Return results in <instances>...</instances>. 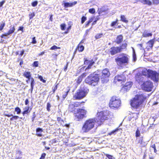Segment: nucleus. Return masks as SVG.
<instances>
[{
    "label": "nucleus",
    "mask_w": 159,
    "mask_h": 159,
    "mask_svg": "<svg viewBox=\"0 0 159 159\" xmlns=\"http://www.w3.org/2000/svg\"><path fill=\"white\" fill-rule=\"evenodd\" d=\"M97 115L98 118L97 119V123L99 125H101L105 121H110L112 116L110 114L109 111L107 110L98 112Z\"/></svg>",
    "instance_id": "1"
},
{
    "label": "nucleus",
    "mask_w": 159,
    "mask_h": 159,
    "mask_svg": "<svg viewBox=\"0 0 159 159\" xmlns=\"http://www.w3.org/2000/svg\"><path fill=\"white\" fill-rule=\"evenodd\" d=\"M142 75L150 78L155 82H158L159 80V73L155 71L144 68L142 71Z\"/></svg>",
    "instance_id": "2"
},
{
    "label": "nucleus",
    "mask_w": 159,
    "mask_h": 159,
    "mask_svg": "<svg viewBox=\"0 0 159 159\" xmlns=\"http://www.w3.org/2000/svg\"><path fill=\"white\" fill-rule=\"evenodd\" d=\"M99 80V77L98 74L92 73L86 78L84 82L89 85L95 86L98 85Z\"/></svg>",
    "instance_id": "3"
},
{
    "label": "nucleus",
    "mask_w": 159,
    "mask_h": 159,
    "mask_svg": "<svg viewBox=\"0 0 159 159\" xmlns=\"http://www.w3.org/2000/svg\"><path fill=\"white\" fill-rule=\"evenodd\" d=\"M120 56L115 58V61L119 67H122L123 65L129 63V57L128 55L124 53L121 54Z\"/></svg>",
    "instance_id": "4"
},
{
    "label": "nucleus",
    "mask_w": 159,
    "mask_h": 159,
    "mask_svg": "<svg viewBox=\"0 0 159 159\" xmlns=\"http://www.w3.org/2000/svg\"><path fill=\"white\" fill-rule=\"evenodd\" d=\"M97 118L89 119L84 122L82 128V131L84 132H88L92 129L94 126L95 123H97Z\"/></svg>",
    "instance_id": "5"
},
{
    "label": "nucleus",
    "mask_w": 159,
    "mask_h": 159,
    "mask_svg": "<svg viewBox=\"0 0 159 159\" xmlns=\"http://www.w3.org/2000/svg\"><path fill=\"white\" fill-rule=\"evenodd\" d=\"M127 44L126 43H122L120 46H113L111 47L109 51V53L111 55H114L116 54L120 53L123 50H126Z\"/></svg>",
    "instance_id": "6"
},
{
    "label": "nucleus",
    "mask_w": 159,
    "mask_h": 159,
    "mask_svg": "<svg viewBox=\"0 0 159 159\" xmlns=\"http://www.w3.org/2000/svg\"><path fill=\"white\" fill-rule=\"evenodd\" d=\"M89 89L84 90V89H79L75 93L73 96L74 98L76 99H80L83 98L86 95Z\"/></svg>",
    "instance_id": "7"
},
{
    "label": "nucleus",
    "mask_w": 159,
    "mask_h": 159,
    "mask_svg": "<svg viewBox=\"0 0 159 159\" xmlns=\"http://www.w3.org/2000/svg\"><path fill=\"white\" fill-rule=\"evenodd\" d=\"M23 75L25 78L27 79L26 81L27 83H28L30 80H31L30 86L32 90L34 88V86L35 84V82L34 79L31 77V75L30 71H25L23 74Z\"/></svg>",
    "instance_id": "8"
},
{
    "label": "nucleus",
    "mask_w": 159,
    "mask_h": 159,
    "mask_svg": "<svg viewBox=\"0 0 159 159\" xmlns=\"http://www.w3.org/2000/svg\"><path fill=\"white\" fill-rule=\"evenodd\" d=\"M86 111L84 109L79 108L77 109V112L75 116V119L77 120H80L85 117Z\"/></svg>",
    "instance_id": "9"
},
{
    "label": "nucleus",
    "mask_w": 159,
    "mask_h": 159,
    "mask_svg": "<svg viewBox=\"0 0 159 159\" xmlns=\"http://www.w3.org/2000/svg\"><path fill=\"white\" fill-rule=\"evenodd\" d=\"M110 75V72L108 70L105 69L102 72V74L101 76V79L102 82L107 83L108 80V78Z\"/></svg>",
    "instance_id": "10"
},
{
    "label": "nucleus",
    "mask_w": 159,
    "mask_h": 159,
    "mask_svg": "<svg viewBox=\"0 0 159 159\" xmlns=\"http://www.w3.org/2000/svg\"><path fill=\"white\" fill-rule=\"evenodd\" d=\"M143 89L148 92L151 91L153 88L152 83L150 81L144 82L142 84Z\"/></svg>",
    "instance_id": "11"
},
{
    "label": "nucleus",
    "mask_w": 159,
    "mask_h": 159,
    "mask_svg": "<svg viewBox=\"0 0 159 159\" xmlns=\"http://www.w3.org/2000/svg\"><path fill=\"white\" fill-rule=\"evenodd\" d=\"M120 100H111L109 104V107L112 109L117 108L120 106Z\"/></svg>",
    "instance_id": "12"
},
{
    "label": "nucleus",
    "mask_w": 159,
    "mask_h": 159,
    "mask_svg": "<svg viewBox=\"0 0 159 159\" xmlns=\"http://www.w3.org/2000/svg\"><path fill=\"white\" fill-rule=\"evenodd\" d=\"M141 103L140 100H131L130 101V105L134 108H137Z\"/></svg>",
    "instance_id": "13"
},
{
    "label": "nucleus",
    "mask_w": 159,
    "mask_h": 159,
    "mask_svg": "<svg viewBox=\"0 0 159 159\" xmlns=\"http://www.w3.org/2000/svg\"><path fill=\"white\" fill-rule=\"evenodd\" d=\"M94 63L95 62L93 61V59H91L90 60H87L86 58H84V64L88 66L86 69H91L92 66Z\"/></svg>",
    "instance_id": "14"
},
{
    "label": "nucleus",
    "mask_w": 159,
    "mask_h": 159,
    "mask_svg": "<svg viewBox=\"0 0 159 159\" xmlns=\"http://www.w3.org/2000/svg\"><path fill=\"white\" fill-rule=\"evenodd\" d=\"M149 96L148 94L144 93L140 94H136L132 99H146Z\"/></svg>",
    "instance_id": "15"
},
{
    "label": "nucleus",
    "mask_w": 159,
    "mask_h": 159,
    "mask_svg": "<svg viewBox=\"0 0 159 159\" xmlns=\"http://www.w3.org/2000/svg\"><path fill=\"white\" fill-rule=\"evenodd\" d=\"M155 40L154 39H151L146 43V48L148 50L152 49L154 44Z\"/></svg>",
    "instance_id": "16"
},
{
    "label": "nucleus",
    "mask_w": 159,
    "mask_h": 159,
    "mask_svg": "<svg viewBox=\"0 0 159 159\" xmlns=\"http://www.w3.org/2000/svg\"><path fill=\"white\" fill-rule=\"evenodd\" d=\"M87 73H84L79 76L77 79L75 80L77 84H80L82 82L83 78L85 77Z\"/></svg>",
    "instance_id": "17"
},
{
    "label": "nucleus",
    "mask_w": 159,
    "mask_h": 159,
    "mask_svg": "<svg viewBox=\"0 0 159 159\" xmlns=\"http://www.w3.org/2000/svg\"><path fill=\"white\" fill-rule=\"evenodd\" d=\"M84 46L80 44H79L75 49L74 52L73 54L75 55L77 51L79 52H82L84 50Z\"/></svg>",
    "instance_id": "18"
},
{
    "label": "nucleus",
    "mask_w": 159,
    "mask_h": 159,
    "mask_svg": "<svg viewBox=\"0 0 159 159\" xmlns=\"http://www.w3.org/2000/svg\"><path fill=\"white\" fill-rule=\"evenodd\" d=\"M123 36L122 34L118 35L116 38L115 42L117 44L121 43L123 41Z\"/></svg>",
    "instance_id": "19"
},
{
    "label": "nucleus",
    "mask_w": 159,
    "mask_h": 159,
    "mask_svg": "<svg viewBox=\"0 0 159 159\" xmlns=\"http://www.w3.org/2000/svg\"><path fill=\"white\" fill-rule=\"evenodd\" d=\"M125 79L122 75H117L114 78V81L115 82L120 81H124Z\"/></svg>",
    "instance_id": "20"
},
{
    "label": "nucleus",
    "mask_w": 159,
    "mask_h": 159,
    "mask_svg": "<svg viewBox=\"0 0 159 159\" xmlns=\"http://www.w3.org/2000/svg\"><path fill=\"white\" fill-rule=\"evenodd\" d=\"M132 82H126L125 84L123 86V88L124 89V90H129L132 86Z\"/></svg>",
    "instance_id": "21"
},
{
    "label": "nucleus",
    "mask_w": 159,
    "mask_h": 159,
    "mask_svg": "<svg viewBox=\"0 0 159 159\" xmlns=\"http://www.w3.org/2000/svg\"><path fill=\"white\" fill-rule=\"evenodd\" d=\"M139 1L143 5L150 6L152 4V2L150 0H140Z\"/></svg>",
    "instance_id": "22"
},
{
    "label": "nucleus",
    "mask_w": 159,
    "mask_h": 159,
    "mask_svg": "<svg viewBox=\"0 0 159 159\" xmlns=\"http://www.w3.org/2000/svg\"><path fill=\"white\" fill-rule=\"evenodd\" d=\"M77 1H74L73 2L70 3L69 2H65L64 4V7L65 8L72 7L74 5L76 4Z\"/></svg>",
    "instance_id": "23"
},
{
    "label": "nucleus",
    "mask_w": 159,
    "mask_h": 159,
    "mask_svg": "<svg viewBox=\"0 0 159 159\" xmlns=\"http://www.w3.org/2000/svg\"><path fill=\"white\" fill-rule=\"evenodd\" d=\"M120 20L125 23H127L128 22V20L127 19L125 16L124 15H121L120 16Z\"/></svg>",
    "instance_id": "24"
},
{
    "label": "nucleus",
    "mask_w": 159,
    "mask_h": 159,
    "mask_svg": "<svg viewBox=\"0 0 159 159\" xmlns=\"http://www.w3.org/2000/svg\"><path fill=\"white\" fill-rule=\"evenodd\" d=\"M142 76V74L140 73L136 74L135 76L136 81L138 82H140Z\"/></svg>",
    "instance_id": "25"
},
{
    "label": "nucleus",
    "mask_w": 159,
    "mask_h": 159,
    "mask_svg": "<svg viewBox=\"0 0 159 159\" xmlns=\"http://www.w3.org/2000/svg\"><path fill=\"white\" fill-rule=\"evenodd\" d=\"M84 103V102H76L75 103H74L73 104H70V107L71 106H73L74 107H78L79 106L81 105H82Z\"/></svg>",
    "instance_id": "26"
},
{
    "label": "nucleus",
    "mask_w": 159,
    "mask_h": 159,
    "mask_svg": "<svg viewBox=\"0 0 159 159\" xmlns=\"http://www.w3.org/2000/svg\"><path fill=\"white\" fill-rule=\"evenodd\" d=\"M43 131L42 129L38 128L36 129L37 135L38 136L41 137L42 136V134L41 133Z\"/></svg>",
    "instance_id": "27"
},
{
    "label": "nucleus",
    "mask_w": 159,
    "mask_h": 159,
    "mask_svg": "<svg viewBox=\"0 0 159 159\" xmlns=\"http://www.w3.org/2000/svg\"><path fill=\"white\" fill-rule=\"evenodd\" d=\"M67 91L64 94H63L62 96V98L65 99L66 98V97L68 95V93L69 92L70 89V87L68 86L67 87Z\"/></svg>",
    "instance_id": "28"
},
{
    "label": "nucleus",
    "mask_w": 159,
    "mask_h": 159,
    "mask_svg": "<svg viewBox=\"0 0 159 159\" xmlns=\"http://www.w3.org/2000/svg\"><path fill=\"white\" fill-rule=\"evenodd\" d=\"M152 33H146L144 32L143 33L142 35V37L144 38H146L148 37H152Z\"/></svg>",
    "instance_id": "29"
},
{
    "label": "nucleus",
    "mask_w": 159,
    "mask_h": 159,
    "mask_svg": "<svg viewBox=\"0 0 159 159\" xmlns=\"http://www.w3.org/2000/svg\"><path fill=\"white\" fill-rule=\"evenodd\" d=\"M29 109L30 107H25L24 109L25 110L23 113V115L27 114L29 113L30 111V110H29Z\"/></svg>",
    "instance_id": "30"
},
{
    "label": "nucleus",
    "mask_w": 159,
    "mask_h": 159,
    "mask_svg": "<svg viewBox=\"0 0 159 159\" xmlns=\"http://www.w3.org/2000/svg\"><path fill=\"white\" fill-rule=\"evenodd\" d=\"M103 35V34L102 33H98L96 34L94 37L95 39H97L102 38Z\"/></svg>",
    "instance_id": "31"
},
{
    "label": "nucleus",
    "mask_w": 159,
    "mask_h": 159,
    "mask_svg": "<svg viewBox=\"0 0 159 159\" xmlns=\"http://www.w3.org/2000/svg\"><path fill=\"white\" fill-rule=\"evenodd\" d=\"M68 25H69L68 26L66 30L64 33L65 34H68L69 32V30H70L71 29L72 25H70V24H68Z\"/></svg>",
    "instance_id": "32"
},
{
    "label": "nucleus",
    "mask_w": 159,
    "mask_h": 159,
    "mask_svg": "<svg viewBox=\"0 0 159 159\" xmlns=\"http://www.w3.org/2000/svg\"><path fill=\"white\" fill-rule=\"evenodd\" d=\"M66 25L64 23H62L60 25V27L62 30H64L66 29Z\"/></svg>",
    "instance_id": "33"
},
{
    "label": "nucleus",
    "mask_w": 159,
    "mask_h": 159,
    "mask_svg": "<svg viewBox=\"0 0 159 159\" xmlns=\"http://www.w3.org/2000/svg\"><path fill=\"white\" fill-rule=\"evenodd\" d=\"M15 30V28L14 26H13L12 28L10 29V30L8 31V32L9 33V34L10 35L11 34L13 33Z\"/></svg>",
    "instance_id": "34"
},
{
    "label": "nucleus",
    "mask_w": 159,
    "mask_h": 159,
    "mask_svg": "<svg viewBox=\"0 0 159 159\" xmlns=\"http://www.w3.org/2000/svg\"><path fill=\"white\" fill-rule=\"evenodd\" d=\"M87 18L86 16H83L81 18V23L82 24H83L84 22L87 20Z\"/></svg>",
    "instance_id": "35"
},
{
    "label": "nucleus",
    "mask_w": 159,
    "mask_h": 159,
    "mask_svg": "<svg viewBox=\"0 0 159 159\" xmlns=\"http://www.w3.org/2000/svg\"><path fill=\"white\" fill-rule=\"evenodd\" d=\"M61 48L60 47H57L56 45H53L50 48V49L51 50H55L56 49H60Z\"/></svg>",
    "instance_id": "36"
},
{
    "label": "nucleus",
    "mask_w": 159,
    "mask_h": 159,
    "mask_svg": "<svg viewBox=\"0 0 159 159\" xmlns=\"http://www.w3.org/2000/svg\"><path fill=\"white\" fill-rule=\"evenodd\" d=\"M118 21V20L117 19H116L115 21H113L111 22V23L110 25L111 27H113L116 24H117Z\"/></svg>",
    "instance_id": "37"
},
{
    "label": "nucleus",
    "mask_w": 159,
    "mask_h": 159,
    "mask_svg": "<svg viewBox=\"0 0 159 159\" xmlns=\"http://www.w3.org/2000/svg\"><path fill=\"white\" fill-rule=\"evenodd\" d=\"M5 23L4 22H2L0 24V31H2L5 26Z\"/></svg>",
    "instance_id": "38"
},
{
    "label": "nucleus",
    "mask_w": 159,
    "mask_h": 159,
    "mask_svg": "<svg viewBox=\"0 0 159 159\" xmlns=\"http://www.w3.org/2000/svg\"><path fill=\"white\" fill-rule=\"evenodd\" d=\"M89 12L92 14H94L95 12V9L94 8L89 9Z\"/></svg>",
    "instance_id": "39"
},
{
    "label": "nucleus",
    "mask_w": 159,
    "mask_h": 159,
    "mask_svg": "<svg viewBox=\"0 0 159 159\" xmlns=\"http://www.w3.org/2000/svg\"><path fill=\"white\" fill-rule=\"evenodd\" d=\"M32 66L35 67H37L39 66V62L37 61H34L32 64Z\"/></svg>",
    "instance_id": "40"
},
{
    "label": "nucleus",
    "mask_w": 159,
    "mask_h": 159,
    "mask_svg": "<svg viewBox=\"0 0 159 159\" xmlns=\"http://www.w3.org/2000/svg\"><path fill=\"white\" fill-rule=\"evenodd\" d=\"M38 77L39 80L43 83H45L46 82V80L43 79V77L42 76L38 75Z\"/></svg>",
    "instance_id": "41"
},
{
    "label": "nucleus",
    "mask_w": 159,
    "mask_h": 159,
    "mask_svg": "<svg viewBox=\"0 0 159 159\" xmlns=\"http://www.w3.org/2000/svg\"><path fill=\"white\" fill-rule=\"evenodd\" d=\"M35 16V14L34 12L30 13L29 14V19H31Z\"/></svg>",
    "instance_id": "42"
},
{
    "label": "nucleus",
    "mask_w": 159,
    "mask_h": 159,
    "mask_svg": "<svg viewBox=\"0 0 159 159\" xmlns=\"http://www.w3.org/2000/svg\"><path fill=\"white\" fill-rule=\"evenodd\" d=\"M15 111L16 112L17 114H19L20 113L21 110L18 107H16L15 109Z\"/></svg>",
    "instance_id": "43"
},
{
    "label": "nucleus",
    "mask_w": 159,
    "mask_h": 159,
    "mask_svg": "<svg viewBox=\"0 0 159 159\" xmlns=\"http://www.w3.org/2000/svg\"><path fill=\"white\" fill-rule=\"evenodd\" d=\"M152 3L154 5H158L159 4V0H152Z\"/></svg>",
    "instance_id": "44"
},
{
    "label": "nucleus",
    "mask_w": 159,
    "mask_h": 159,
    "mask_svg": "<svg viewBox=\"0 0 159 159\" xmlns=\"http://www.w3.org/2000/svg\"><path fill=\"white\" fill-rule=\"evenodd\" d=\"M118 130V129H116L115 130H114L111 132L110 133H109V135H112V134H116V132Z\"/></svg>",
    "instance_id": "45"
},
{
    "label": "nucleus",
    "mask_w": 159,
    "mask_h": 159,
    "mask_svg": "<svg viewBox=\"0 0 159 159\" xmlns=\"http://www.w3.org/2000/svg\"><path fill=\"white\" fill-rule=\"evenodd\" d=\"M38 3V2L36 1H35L32 2L31 5L33 7H35L37 5Z\"/></svg>",
    "instance_id": "46"
},
{
    "label": "nucleus",
    "mask_w": 159,
    "mask_h": 159,
    "mask_svg": "<svg viewBox=\"0 0 159 159\" xmlns=\"http://www.w3.org/2000/svg\"><path fill=\"white\" fill-rule=\"evenodd\" d=\"M140 135V131L138 129H137L136 132V137H139Z\"/></svg>",
    "instance_id": "47"
},
{
    "label": "nucleus",
    "mask_w": 159,
    "mask_h": 159,
    "mask_svg": "<svg viewBox=\"0 0 159 159\" xmlns=\"http://www.w3.org/2000/svg\"><path fill=\"white\" fill-rule=\"evenodd\" d=\"M37 43L36 41V40L35 37H34L32 38V41L31 42V43L32 44H35Z\"/></svg>",
    "instance_id": "48"
},
{
    "label": "nucleus",
    "mask_w": 159,
    "mask_h": 159,
    "mask_svg": "<svg viewBox=\"0 0 159 159\" xmlns=\"http://www.w3.org/2000/svg\"><path fill=\"white\" fill-rule=\"evenodd\" d=\"M58 84H57L54 87V88L52 89V91L53 93H55V91L57 89Z\"/></svg>",
    "instance_id": "49"
},
{
    "label": "nucleus",
    "mask_w": 159,
    "mask_h": 159,
    "mask_svg": "<svg viewBox=\"0 0 159 159\" xmlns=\"http://www.w3.org/2000/svg\"><path fill=\"white\" fill-rule=\"evenodd\" d=\"M50 104L49 103H48L47 105V110L48 111H50Z\"/></svg>",
    "instance_id": "50"
},
{
    "label": "nucleus",
    "mask_w": 159,
    "mask_h": 159,
    "mask_svg": "<svg viewBox=\"0 0 159 159\" xmlns=\"http://www.w3.org/2000/svg\"><path fill=\"white\" fill-rule=\"evenodd\" d=\"M68 63L67 62L66 63V65L64 66L63 68V70L64 71L66 72L67 69V67H68Z\"/></svg>",
    "instance_id": "51"
},
{
    "label": "nucleus",
    "mask_w": 159,
    "mask_h": 159,
    "mask_svg": "<svg viewBox=\"0 0 159 159\" xmlns=\"http://www.w3.org/2000/svg\"><path fill=\"white\" fill-rule=\"evenodd\" d=\"M106 11V10H100L99 11H98V14L99 16L102 15V13L103 12H104Z\"/></svg>",
    "instance_id": "52"
},
{
    "label": "nucleus",
    "mask_w": 159,
    "mask_h": 159,
    "mask_svg": "<svg viewBox=\"0 0 159 159\" xmlns=\"http://www.w3.org/2000/svg\"><path fill=\"white\" fill-rule=\"evenodd\" d=\"M89 21H89V20H88L86 22L85 24V27H87L88 26H89V24L90 23V22Z\"/></svg>",
    "instance_id": "53"
},
{
    "label": "nucleus",
    "mask_w": 159,
    "mask_h": 159,
    "mask_svg": "<svg viewBox=\"0 0 159 159\" xmlns=\"http://www.w3.org/2000/svg\"><path fill=\"white\" fill-rule=\"evenodd\" d=\"M23 29H24L23 26L20 27L18 30V31L20 30V31H22V32H23Z\"/></svg>",
    "instance_id": "54"
},
{
    "label": "nucleus",
    "mask_w": 159,
    "mask_h": 159,
    "mask_svg": "<svg viewBox=\"0 0 159 159\" xmlns=\"http://www.w3.org/2000/svg\"><path fill=\"white\" fill-rule=\"evenodd\" d=\"M46 154L45 153L42 154L40 159H44L45 157Z\"/></svg>",
    "instance_id": "55"
},
{
    "label": "nucleus",
    "mask_w": 159,
    "mask_h": 159,
    "mask_svg": "<svg viewBox=\"0 0 159 159\" xmlns=\"http://www.w3.org/2000/svg\"><path fill=\"white\" fill-rule=\"evenodd\" d=\"M94 18H95L94 16H93V17L89 18L88 20L89 21H90L89 22L91 23L94 19Z\"/></svg>",
    "instance_id": "56"
},
{
    "label": "nucleus",
    "mask_w": 159,
    "mask_h": 159,
    "mask_svg": "<svg viewBox=\"0 0 159 159\" xmlns=\"http://www.w3.org/2000/svg\"><path fill=\"white\" fill-rule=\"evenodd\" d=\"M106 156L109 159H113L112 156L111 155L108 154H107Z\"/></svg>",
    "instance_id": "57"
},
{
    "label": "nucleus",
    "mask_w": 159,
    "mask_h": 159,
    "mask_svg": "<svg viewBox=\"0 0 159 159\" xmlns=\"http://www.w3.org/2000/svg\"><path fill=\"white\" fill-rule=\"evenodd\" d=\"M5 1L4 0H3L2 1L0 2V7H2L4 3H5Z\"/></svg>",
    "instance_id": "58"
},
{
    "label": "nucleus",
    "mask_w": 159,
    "mask_h": 159,
    "mask_svg": "<svg viewBox=\"0 0 159 159\" xmlns=\"http://www.w3.org/2000/svg\"><path fill=\"white\" fill-rule=\"evenodd\" d=\"M13 116V119H14V120H17L19 118V117L18 116Z\"/></svg>",
    "instance_id": "59"
},
{
    "label": "nucleus",
    "mask_w": 159,
    "mask_h": 159,
    "mask_svg": "<svg viewBox=\"0 0 159 159\" xmlns=\"http://www.w3.org/2000/svg\"><path fill=\"white\" fill-rule=\"evenodd\" d=\"M133 57L134 61H135L136 59V55L135 53L133 55Z\"/></svg>",
    "instance_id": "60"
},
{
    "label": "nucleus",
    "mask_w": 159,
    "mask_h": 159,
    "mask_svg": "<svg viewBox=\"0 0 159 159\" xmlns=\"http://www.w3.org/2000/svg\"><path fill=\"white\" fill-rule=\"evenodd\" d=\"M45 52V51L41 52V53L39 54V56H42L44 54Z\"/></svg>",
    "instance_id": "61"
},
{
    "label": "nucleus",
    "mask_w": 159,
    "mask_h": 159,
    "mask_svg": "<svg viewBox=\"0 0 159 159\" xmlns=\"http://www.w3.org/2000/svg\"><path fill=\"white\" fill-rule=\"evenodd\" d=\"M116 98L119 99L116 96H114L112 97L111 99H116Z\"/></svg>",
    "instance_id": "62"
},
{
    "label": "nucleus",
    "mask_w": 159,
    "mask_h": 159,
    "mask_svg": "<svg viewBox=\"0 0 159 159\" xmlns=\"http://www.w3.org/2000/svg\"><path fill=\"white\" fill-rule=\"evenodd\" d=\"M24 52H25V51L24 49H23L21 51H20V55L21 56H22L23 54L24 53Z\"/></svg>",
    "instance_id": "63"
},
{
    "label": "nucleus",
    "mask_w": 159,
    "mask_h": 159,
    "mask_svg": "<svg viewBox=\"0 0 159 159\" xmlns=\"http://www.w3.org/2000/svg\"><path fill=\"white\" fill-rule=\"evenodd\" d=\"M98 18H97L96 19V20H95L93 23H92V25H94V24H95L96 23V22L97 20H98Z\"/></svg>",
    "instance_id": "64"
}]
</instances>
